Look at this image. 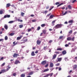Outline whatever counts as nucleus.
Segmentation results:
<instances>
[{
    "label": "nucleus",
    "mask_w": 77,
    "mask_h": 77,
    "mask_svg": "<svg viewBox=\"0 0 77 77\" xmlns=\"http://www.w3.org/2000/svg\"><path fill=\"white\" fill-rule=\"evenodd\" d=\"M63 25L62 24H57L55 26V29H59L61 28Z\"/></svg>",
    "instance_id": "obj_1"
},
{
    "label": "nucleus",
    "mask_w": 77,
    "mask_h": 77,
    "mask_svg": "<svg viewBox=\"0 0 77 77\" xmlns=\"http://www.w3.org/2000/svg\"><path fill=\"white\" fill-rule=\"evenodd\" d=\"M1 71L0 72V74H2V73H4V72H6L7 71H6V69H3L2 70H1Z\"/></svg>",
    "instance_id": "obj_2"
},
{
    "label": "nucleus",
    "mask_w": 77,
    "mask_h": 77,
    "mask_svg": "<svg viewBox=\"0 0 77 77\" xmlns=\"http://www.w3.org/2000/svg\"><path fill=\"white\" fill-rule=\"evenodd\" d=\"M21 63V62H20V61H19V60H16L14 64H15V65H17V64H18V63Z\"/></svg>",
    "instance_id": "obj_3"
},
{
    "label": "nucleus",
    "mask_w": 77,
    "mask_h": 77,
    "mask_svg": "<svg viewBox=\"0 0 77 77\" xmlns=\"http://www.w3.org/2000/svg\"><path fill=\"white\" fill-rule=\"evenodd\" d=\"M17 56H19V54L17 53L14 54L13 56V57H17Z\"/></svg>",
    "instance_id": "obj_4"
},
{
    "label": "nucleus",
    "mask_w": 77,
    "mask_h": 77,
    "mask_svg": "<svg viewBox=\"0 0 77 77\" xmlns=\"http://www.w3.org/2000/svg\"><path fill=\"white\" fill-rule=\"evenodd\" d=\"M11 17V15H10L6 14L5 15L4 17V18H10Z\"/></svg>",
    "instance_id": "obj_5"
},
{
    "label": "nucleus",
    "mask_w": 77,
    "mask_h": 77,
    "mask_svg": "<svg viewBox=\"0 0 77 77\" xmlns=\"http://www.w3.org/2000/svg\"><path fill=\"white\" fill-rule=\"evenodd\" d=\"M46 62L47 61L46 60L43 61L41 62V64H42L43 65H44L46 64Z\"/></svg>",
    "instance_id": "obj_6"
},
{
    "label": "nucleus",
    "mask_w": 77,
    "mask_h": 77,
    "mask_svg": "<svg viewBox=\"0 0 77 77\" xmlns=\"http://www.w3.org/2000/svg\"><path fill=\"white\" fill-rule=\"evenodd\" d=\"M37 45H40L41 44V42L40 40H38L37 41Z\"/></svg>",
    "instance_id": "obj_7"
},
{
    "label": "nucleus",
    "mask_w": 77,
    "mask_h": 77,
    "mask_svg": "<svg viewBox=\"0 0 77 77\" xmlns=\"http://www.w3.org/2000/svg\"><path fill=\"white\" fill-rule=\"evenodd\" d=\"M23 36L22 35H21L20 36V37H18L17 38V40H20V39H21V38H22Z\"/></svg>",
    "instance_id": "obj_8"
},
{
    "label": "nucleus",
    "mask_w": 77,
    "mask_h": 77,
    "mask_svg": "<svg viewBox=\"0 0 77 77\" xmlns=\"http://www.w3.org/2000/svg\"><path fill=\"white\" fill-rule=\"evenodd\" d=\"M73 69L74 70L76 69H77V65H75L73 66Z\"/></svg>",
    "instance_id": "obj_9"
},
{
    "label": "nucleus",
    "mask_w": 77,
    "mask_h": 77,
    "mask_svg": "<svg viewBox=\"0 0 77 77\" xmlns=\"http://www.w3.org/2000/svg\"><path fill=\"white\" fill-rule=\"evenodd\" d=\"M4 27L6 30H8V25L6 24H5Z\"/></svg>",
    "instance_id": "obj_10"
},
{
    "label": "nucleus",
    "mask_w": 77,
    "mask_h": 77,
    "mask_svg": "<svg viewBox=\"0 0 77 77\" xmlns=\"http://www.w3.org/2000/svg\"><path fill=\"white\" fill-rule=\"evenodd\" d=\"M53 66H54L53 63H50V68H52V67H53Z\"/></svg>",
    "instance_id": "obj_11"
},
{
    "label": "nucleus",
    "mask_w": 77,
    "mask_h": 77,
    "mask_svg": "<svg viewBox=\"0 0 77 77\" xmlns=\"http://www.w3.org/2000/svg\"><path fill=\"white\" fill-rule=\"evenodd\" d=\"M9 65H8V66L7 67H8V68H7V69H6V71H9V69H10V68H11V66H9Z\"/></svg>",
    "instance_id": "obj_12"
},
{
    "label": "nucleus",
    "mask_w": 77,
    "mask_h": 77,
    "mask_svg": "<svg viewBox=\"0 0 77 77\" xmlns=\"http://www.w3.org/2000/svg\"><path fill=\"white\" fill-rule=\"evenodd\" d=\"M56 56H57V55L56 54H54L53 56L52 59H56Z\"/></svg>",
    "instance_id": "obj_13"
},
{
    "label": "nucleus",
    "mask_w": 77,
    "mask_h": 77,
    "mask_svg": "<svg viewBox=\"0 0 77 77\" xmlns=\"http://www.w3.org/2000/svg\"><path fill=\"white\" fill-rule=\"evenodd\" d=\"M59 39H65V37L63 36H60L59 37Z\"/></svg>",
    "instance_id": "obj_14"
},
{
    "label": "nucleus",
    "mask_w": 77,
    "mask_h": 77,
    "mask_svg": "<svg viewBox=\"0 0 77 77\" xmlns=\"http://www.w3.org/2000/svg\"><path fill=\"white\" fill-rule=\"evenodd\" d=\"M47 30L46 29H44L42 30V31L44 34H45L46 33V32H47Z\"/></svg>",
    "instance_id": "obj_15"
},
{
    "label": "nucleus",
    "mask_w": 77,
    "mask_h": 77,
    "mask_svg": "<svg viewBox=\"0 0 77 77\" xmlns=\"http://www.w3.org/2000/svg\"><path fill=\"white\" fill-rule=\"evenodd\" d=\"M31 55L32 56H35V52L34 51H32L31 53Z\"/></svg>",
    "instance_id": "obj_16"
},
{
    "label": "nucleus",
    "mask_w": 77,
    "mask_h": 77,
    "mask_svg": "<svg viewBox=\"0 0 77 77\" xmlns=\"http://www.w3.org/2000/svg\"><path fill=\"white\" fill-rule=\"evenodd\" d=\"M62 53L63 54V55L65 54L66 53V51L65 50L63 51L62 52Z\"/></svg>",
    "instance_id": "obj_17"
},
{
    "label": "nucleus",
    "mask_w": 77,
    "mask_h": 77,
    "mask_svg": "<svg viewBox=\"0 0 77 77\" xmlns=\"http://www.w3.org/2000/svg\"><path fill=\"white\" fill-rule=\"evenodd\" d=\"M11 5L10 3H8L6 4V8H9V6H11Z\"/></svg>",
    "instance_id": "obj_18"
},
{
    "label": "nucleus",
    "mask_w": 77,
    "mask_h": 77,
    "mask_svg": "<svg viewBox=\"0 0 77 77\" xmlns=\"http://www.w3.org/2000/svg\"><path fill=\"white\" fill-rule=\"evenodd\" d=\"M53 17H54V15H51L50 16L49 18L51 19L53 18Z\"/></svg>",
    "instance_id": "obj_19"
},
{
    "label": "nucleus",
    "mask_w": 77,
    "mask_h": 77,
    "mask_svg": "<svg viewBox=\"0 0 77 77\" xmlns=\"http://www.w3.org/2000/svg\"><path fill=\"white\" fill-rule=\"evenodd\" d=\"M33 74V72H31L29 73H28V75H32Z\"/></svg>",
    "instance_id": "obj_20"
},
{
    "label": "nucleus",
    "mask_w": 77,
    "mask_h": 77,
    "mask_svg": "<svg viewBox=\"0 0 77 77\" xmlns=\"http://www.w3.org/2000/svg\"><path fill=\"white\" fill-rule=\"evenodd\" d=\"M49 71V69H46L43 70V72H47V71Z\"/></svg>",
    "instance_id": "obj_21"
},
{
    "label": "nucleus",
    "mask_w": 77,
    "mask_h": 77,
    "mask_svg": "<svg viewBox=\"0 0 77 77\" xmlns=\"http://www.w3.org/2000/svg\"><path fill=\"white\" fill-rule=\"evenodd\" d=\"M57 51H62V48H58L57 49Z\"/></svg>",
    "instance_id": "obj_22"
},
{
    "label": "nucleus",
    "mask_w": 77,
    "mask_h": 77,
    "mask_svg": "<svg viewBox=\"0 0 77 77\" xmlns=\"http://www.w3.org/2000/svg\"><path fill=\"white\" fill-rule=\"evenodd\" d=\"M67 41H71V37H69L67 38Z\"/></svg>",
    "instance_id": "obj_23"
},
{
    "label": "nucleus",
    "mask_w": 77,
    "mask_h": 77,
    "mask_svg": "<svg viewBox=\"0 0 77 77\" xmlns=\"http://www.w3.org/2000/svg\"><path fill=\"white\" fill-rule=\"evenodd\" d=\"M57 59L58 60V62H60L61 60H62V58H57Z\"/></svg>",
    "instance_id": "obj_24"
},
{
    "label": "nucleus",
    "mask_w": 77,
    "mask_h": 77,
    "mask_svg": "<svg viewBox=\"0 0 77 77\" xmlns=\"http://www.w3.org/2000/svg\"><path fill=\"white\" fill-rule=\"evenodd\" d=\"M62 13L63 14V15H66V14L68 13V12L67 11H66L64 14H63V11H62Z\"/></svg>",
    "instance_id": "obj_25"
},
{
    "label": "nucleus",
    "mask_w": 77,
    "mask_h": 77,
    "mask_svg": "<svg viewBox=\"0 0 77 77\" xmlns=\"http://www.w3.org/2000/svg\"><path fill=\"white\" fill-rule=\"evenodd\" d=\"M17 44L18 42L15 43V41H14L13 42V44L14 45H17Z\"/></svg>",
    "instance_id": "obj_26"
},
{
    "label": "nucleus",
    "mask_w": 77,
    "mask_h": 77,
    "mask_svg": "<svg viewBox=\"0 0 77 77\" xmlns=\"http://www.w3.org/2000/svg\"><path fill=\"white\" fill-rule=\"evenodd\" d=\"M73 23V20H69L68 22L69 23H71V24H72Z\"/></svg>",
    "instance_id": "obj_27"
},
{
    "label": "nucleus",
    "mask_w": 77,
    "mask_h": 77,
    "mask_svg": "<svg viewBox=\"0 0 77 77\" xmlns=\"http://www.w3.org/2000/svg\"><path fill=\"white\" fill-rule=\"evenodd\" d=\"M15 35V33H11L9 34L10 36H13Z\"/></svg>",
    "instance_id": "obj_28"
},
{
    "label": "nucleus",
    "mask_w": 77,
    "mask_h": 77,
    "mask_svg": "<svg viewBox=\"0 0 77 77\" xmlns=\"http://www.w3.org/2000/svg\"><path fill=\"white\" fill-rule=\"evenodd\" d=\"M28 41V39H26L24 40H23L24 44L25 42H27Z\"/></svg>",
    "instance_id": "obj_29"
},
{
    "label": "nucleus",
    "mask_w": 77,
    "mask_h": 77,
    "mask_svg": "<svg viewBox=\"0 0 77 77\" xmlns=\"http://www.w3.org/2000/svg\"><path fill=\"white\" fill-rule=\"evenodd\" d=\"M14 22V21L12 20V21H11L9 22L8 23H9L10 24H12V23H13Z\"/></svg>",
    "instance_id": "obj_30"
},
{
    "label": "nucleus",
    "mask_w": 77,
    "mask_h": 77,
    "mask_svg": "<svg viewBox=\"0 0 77 77\" xmlns=\"http://www.w3.org/2000/svg\"><path fill=\"white\" fill-rule=\"evenodd\" d=\"M68 7L69 9H71L72 8L71 7V6L70 5H68Z\"/></svg>",
    "instance_id": "obj_31"
},
{
    "label": "nucleus",
    "mask_w": 77,
    "mask_h": 77,
    "mask_svg": "<svg viewBox=\"0 0 77 77\" xmlns=\"http://www.w3.org/2000/svg\"><path fill=\"white\" fill-rule=\"evenodd\" d=\"M41 27H45V24H42L41 25Z\"/></svg>",
    "instance_id": "obj_32"
},
{
    "label": "nucleus",
    "mask_w": 77,
    "mask_h": 77,
    "mask_svg": "<svg viewBox=\"0 0 77 77\" xmlns=\"http://www.w3.org/2000/svg\"><path fill=\"white\" fill-rule=\"evenodd\" d=\"M55 53L57 54H58L59 53H60L59 51H56L55 52Z\"/></svg>",
    "instance_id": "obj_33"
},
{
    "label": "nucleus",
    "mask_w": 77,
    "mask_h": 77,
    "mask_svg": "<svg viewBox=\"0 0 77 77\" xmlns=\"http://www.w3.org/2000/svg\"><path fill=\"white\" fill-rule=\"evenodd\" d=\"M48 75H49H49H50V76H51H51H52V75H53V73H50V74H48Z\"/></svg>",
    "instance_id": "obj_34"
},
{
    "label": "nucleus",
    "mask_w": 77,
    "mask_h": 77,
    "mask_svg": "<svg viewBox=\"0 0 77 77\" xmlns=\"http://www.w3.org/2000/svg\"><path fill=\"white\" fill-rule=\"evenodd\" d=\"M55 22L56 21H55V20H53L52 21V24L53 26H54V23H55Z\"/></svg>",
    "instance_id": "obj_35"
},
{
    "label": "nucleus",
    "mask_w": 77,
    "mask_h": 77,
    "mask_svg": "<svg viewBox=\"0 0 77 77\" xmlns=\"http://www.w3.org/2000/svg\"><path fill=\"white\" fill-rule=\"evenodd\" d=\"M25 77V74H22L21 75V77Z\"/></svg>",
    "instance_id": "obj_36"
},
{
    "label": "nucleus",
    "mask_w": 77,
    "mask_h": 77,
    "mask_svg": "<svg viewBox=\"0 0 77 77\" xmlns=\"http://www.w3.org/2000/svg\"><path fill=\"white\" fill-rule=\"evenodd\" d=\"M5 41H6V40H8V37L7 36H5Z\"/></svg>",
    "instance_id": "obj_37"
},
{
    "label": "nucleus",
    "mask_w": 77,
    "mask_h": 77,
    "mask_svg": "<svg viewBox=\"0 0 77 77\" xmlns=\"http://www.w3.org/2000/svg\"><path fill=\"white\" fill-rule=\"evenodd\" d=\"M19 28H22L23 27V25H20L19 26Z\"/></svg>",
    "instance_id": "obj_38"
},
{
    "label": "nucleus",
    "mask_w": 77,
    "mask_h": 77,
    "mask_svg": "<svg viewBox=\"0 0 77 77\" xmlns=\"http://www.w3.org/2000/svg\"><path fill=\"white\" fill-rule=\"evenodd\" d=\"M17 21H18L19 22H23V20H20V19H17Z\"/></svg>",
    "instance_id": "obj_39"
},
{
    "label": "nucleus",
    "mask_w": 77,
    "mask_h": 77,
    "mask_svg": "<svg viewBox=\"0 0 77 77\" xmlns=\"http://www.w3.org/2000/svg\"><path fill=\"white\" fill-rule=\"evenodd\" d=\"M74 39H75V37H73L71 38V40L72 41H74Z\"/></svg>",
    "instance_id": "obj_40"
},
{
    "label": "nucleus",
    "mask_w": 77,
    "mask_h": 77,
    "mask_svg": "<svg viewBox=\"0 0 77 77\" xmlns=\"http://www.w3.org/2000/svg\"><path fill=\"white\" fill-rule=\"evenodd\" d=\"M21 14L22 17H24V15L25 14L23 12H21Z\"/></svg>",
    "instance_id": "obj_41"
},
{
    "label": "nucleus",
    "mask_w": 77,
    "mask_h": 77,
    "mask_svg": "<svg viewBox=\"0 0 77 77\" xmlns=\"http://www.w3.org/2000/svg\"><path fill=\"white\" fill-rule=\"evenodd\" d=\"M13 76H16L17 75V73L14 72L13 74Z\"/></svg>",
    "instance_id": "obj_42"
},
{
    "label": "nucleus",
    "mask_w": 77,
    "mask_h": 77,
    "mask_svg": "<svg viewBox=\"0 0 77 77\" xmlns=\"http://www.w3.org/2000/svg\"><path fill=\"white\" fill-rule=\"evenodd\" d=\"M63 3H61L59 4V5H57V7H59V6H61V5H63Z\"/></svg>",
    "instance_id": "obj_43"
},
{
    "label": "nucleus",
    "mask_w": 77,
    "mask_h": 77,
    "mask_svg": "<svg viewBox=\"0 0 77 77\" xmlns=\"http://www.w3.org/2000/svg\"><path fill=\"white\" fill-rule=\"evenodd\" d=\"M4 59V57H2L0 59V61H2V60H3V59Z\"/></svg>",
    "instance_id": "obj_44"
},
{
    "label": "nucleus",
    "mask_w": 77,
    "mask_h": 77,
    "mask_svg": "<svg viewBox=\"0 0 77 77\" xmlns=\"http://www.w3.org/2000/svg\"><path fill=\"white\" fill-rule=\"evenodd\" d=\"M47 46H46V47H44L43 49L44 50H46V48H47Z\"/></svg>",
    "instance_id": "obj_45"
},
{
    "label": "nucleus",
    "mask_w": 77,
    "mask_h": 77,
    "mask_svg": "<svg viewBox=\"0 0 77 77\" xmlns=\"http://www.w3.org/2000/svg\"><path fill=\"white\" fill-rule=\"evenodd\" d=\"M40 29H41V27L40 26H38L37 29V30H39Z\"/></svg>",
    "instance_id": "obj_46"
},
{
    "label": "nucleus",
    "mask_w": 77,
    "mask_h": 77,
    "mask_svg": "<svg viewBox=\"0 0 77 77\" xmlns=\"http://www.w3.org/2000/svg\"><path fill=\"white\" fill-rule=\"evenodd\" d=\"M54 8V6L51 7V8L49 9V11H51V9H53V8Z\"/></svg>",
    "instance_id": "obj_47"
},
{
    "label": "nucleus",
    "mask_w": 77,
    "mask_h": 77,
    "mask_svg": "<svg viewBox=\"0 0 77 77\" xmlns=\"http://www.w3.org/2000/svg\"><path fill=\"white\" fill-rule=\"evenodd\" d=\"M3 13V11H2L1 10L0 11V14L2 15V14Z\"/></svg>",
    "instance_id": "obj_48"
},
{
    "label": "nucleus",
    "mask_w": 77,
    "mask_h": 77,
    "mask_svg": "<svg viewBox=\"0 0 77 77\" xmlns=\"http://www.w3.org/2000/svg\"><path fill=\"white\" fill-rule=\"evenodd\" d=\"M25 71V70H24V69H21L20 70V72H23V71Z\"/></svg>",
    "instance_id": "obj_49"
},
{
    "label": "nucleus",
    "mask_w": 77,
    "mask_h": 77,
    "mask_svg": "<svg viewBox=\"0 0 77 77\" xmlns=\"http://www.w3.org/2000/svg\"><path fill=\"white\" fill-rule=\"evenodd\" d=\"M5 63H2V64L1 66H5Z\"/></svg>",
    "instance_id": "obj_50"
},
{
    "label": "nucleus",
    "mask_w": 77,
    "mask_h": 77,
    "mask_svg": "<svg viewBox=\"0 0 77 77\" xmlns=\"http://www.w3.org/2000/svg\"><path fill=\"white\" fill-rule=\"evenodd\" d=\"M32 22H36V19L33 20H32Z\"/></svg>",
    "instance_id": "obj_51"
},
{
    "label": "nucleus",
    "mask_w": 77,
    "mask_h": 77,
    "mask_svg": "<svg viewBox=\"0 0 77 77\" xmlns=\"http://www.w3.org/2000/svg\"><path fill=\"white\" fill-rule=\"evenodd\" d=\"M53 42V40H50L49 41L48 43L49 44H50V43H51Z\"/></svg>",
    "instance_id": "obj_52"
},
{
    "label": "nucleus",
    "mask_w": 77,
    "mask_h": 77,
    "mask_svg": "<svg viewBox=\"0 0 77 77\" xmlns=\"http://www.w3.org/2000/svg\"><path fill=\"white\" fill-rule=\"evenodd\" d=\"M48 64H47L45 66V68H47V67H48Z\"/></svg>",
    "instance_id": "obj_53"
},
{
    "label": "nucleus",
    "mask_w": 77,
    "mask_h": 77,
    "mask_svg": "<svg viewBox=\"0 0 77 77\" xmlns=\"http://www.w3.org/2000/svg\"><path fill=\"white\" fill-rule=\"evenodd\" d=\"M75 2H77V0H74L73 1H72V3H75Z\"/></svg>",
    "instance_id": "obj_54"
},
{
    "label": "nucleus",
    "mask_w": 77,
    "mask_h": 77,
    "mask_svg": "<svg viewBox=\"0 0 77 77\" xmlns=\"http://www.w3.org/2000/svg\"><path fill=\"white\" fill-rule=\"evenodd\" d=\"M32 29H29L28 30V32H30L31 31V30Z\"/></svg>",
    "instance_id": "obj_55"
},
{
    "label": "nucleus",
    "mask_w": 77,
    "mask_h": 77,
    "mask_svg": "<svg viewBox=\"0 0 77 77\" xmlns=\"http://www.w3.org/2000/svg\"><path fill=\"white\" fill-rule=\"evenodd\" d=\"M72 30H70L69 32V33H72Z\"/></svg>",
    "instance_id": "obj_56"
},
{
    "label": "nucleus",
    "mask_w": 77,
    "mask_h": 77,
    "mask_svg": "<svg viewBox=\"0 0 77 77\" xmlns=\"http://www.w3.org/2000/svg\"><path fill=\"white\" fill-rule=\"evenodd\" d=\"M48 76H49V75L48 74L44 76V77H48Z\"/></svg>",
    "instance_id": "obj_57"
},
{
    "label": "nucleus",
    "mask_w": 77,
    "mask_h": 77,
    "mask_svg": "<svg viewBox=\"0 0 77 77\" xmlns=\"http://www.w3.org/2000/svg\"><path fill=\"white\" fill-rule=\"evenodd\" d=\"M59 2H57L56 3H55V5H59Z\"/></svg>",
    "instance_id": "obj_58"
},
{
    "label": "nucleus",
    "mask_w": 77,
    "mask_h": 77,
    "mask_svg": "<svg viewBox=\"0 0 77 77\" xmlns=\"http://www.w3.org/2000/svg\"><path fill=\"white\" fill-rule=\"evenodd\" d=\"M35 54H37V53H38V51L36 50V51H35Z\"/></svg>",
    "instance_id": "obj_59"
},
{
    "label": "nucleus",
    "mask_w": 77,
    "mask_h": 77,
    "mask_svg": "<svg viewBox=\"0 0 77 77\" xmlns=\"http://www.w3.org/2000/svg\"><path fill=\"white\" fill-rule=\"evenodd\" d=\"M59 65H60V63H58L57 64H56V65L57 66H59Z\"/></svg>",
    "instance_id": "obj_60"
},
{
    "label": "nucleus",
    "mask_w": 77,
    "mask_h": 77,
    "mask_svg": "<svg viewBox=\"0 0 77 77\" xmlns=\"http://www.w3.org/2000/svg\"><path fill=\"white\" fill-rule=\"evenodd\" d=\"M44 12H45L44 13H45V14H47V13L48 12V11H44Z\"/></svg>",
    "instance_id": "obj_61"
},
{
    "label": "nucleus",
    "mask_w": 77,
    "mask_h": 77,
    "mask_svg": "<svg viewBox=\"0 0 77 77\" xmlns=\"http://www.w3.org/2000/svg\"><path fill=\"white\" fill-rule=\"evenodd\" d=\"M35 15L33 14H32L30 15V16L31 17H33Z\"/></svg>",
    "instance_id": "obj_62"
},
{
    "label": "nucleus",
    "mask_w": 77,
    "mask_h": 77,
    "mask_svg": "<svg viewBox=\"0 0 77 77\" xmlns=\"http://www.w3.org/2000/svg\"><path fill=\"white\" fill-rule=\"evenodd\" d=\"M42 35H43V32H42L40 35V36H42Z\"/></svg>",
    "instance_id": "obj_63"
},
{
    "label": "nucleus",
    "mask_w": 77,
    "mask_h": 77,
    "mask_svg": "<svg viewBox=\"0 0 77 77\" xmlns=\"http://www.w3.org/2000/svg\"><path fill=\"white\" fill-rule=\"evenodd\" d=\"M58 69L59 71H60L62 69V68L61 67H59Z\"/></svg>",
    "instance_id": "obj_64"
}]
</instances>
